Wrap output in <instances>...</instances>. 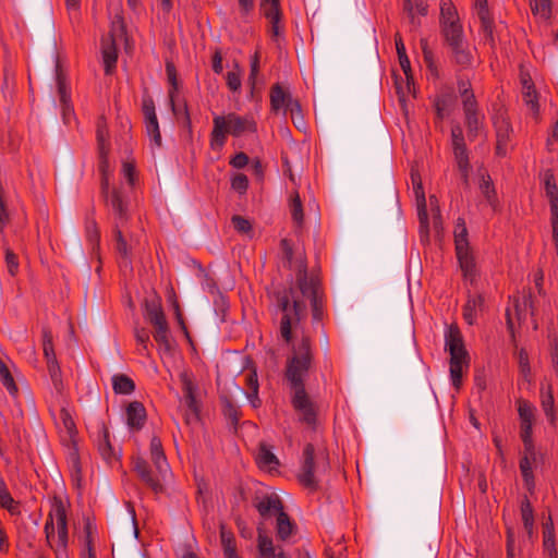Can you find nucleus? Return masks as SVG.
<instances>
[{
  "instance_id": "1",
  "label": "nucleus",
  "mask_w": 558,
  "mask_h": 558,
  "mask_svg": "<svg viewBox=\"0 0 558 558\" xmlns=\"http://www.w3.org/2000/svg\"><path fill=\"white\" fill-rule=\"evenodd\" d=\"M305 299L311 302L313 319L322 320L324 312L318 294V281L313 277L308 278L306 267L301 263L296 274V284L277 295V305L281 312L279 331L287 343L291 342L292 330L298 327L305 313Z\"/></svg>"
},
{
  "instance_id": "2",
  "label": "nucleus",
  "mask_w": 558,
  "mask_h": 558,
  "mask_svg": "<svg viewBox=\"0 0 558 558\" xmlns=\"http://www.w3.org/2000/svg\"><path fill=\"white\" fill-rule=\"evenodd\" d=\"M313 364L310 338L303 336L293 347L292 355L287 361L286 378L292 391L304 390V381Z\"/></svg>"
},
{
  "instance_id": "3",
  "label": "nucleus",
  "mask_w": 558,
  "mask_h": 558,
  "mask_svg": "<svg viewBox=\"0 0 558 558\" xmlns=\"http://www.w3.org/2000/svg\"><path fill=\"white\" fill-rule=\"evenodd\" d=\"M45 534L49 546L59 554L68 546L66 511L62 500L53 498L52 508L45 523Z\"/></svg>"
},
{
  "instance_id": "4",
  "label": "nucleus",
  "mask_w": 558,
  "mask_h": 558,
  "mask_svg": "<svg viewBox=\"0 0 558 558\" xmlns=\"http://www.w3.org/2000/svg\"><path fill=\"white\" fill-rule=\"evenodd\" d=\"M256 130L257 125L252 116H240L231 112L214 119L213 136L214 140L225 138L226 136H248L254 134Z\"/></svg>"
},
{
  "instance_id": "5",
  "label": "nucleus",
  "mask_w": 558,
  "mask_h": 558,
  "mask_svg": "<svg viewBox=\"0 0 558 558\" xmlns=\"http://www.w3.org/2000/svg\"><path fill=\"white\" fill-rule=\"evenodd\" d=\"M456 255L465 280L474 283L477 278V267L468 239V229L463 218H458L453 231Z\"/></svg>"
},
{
  "instance_id": "6",
  "label": "nucleus",
  "mask_w": 558,
  "mask_h": 558,
  "mask_svg": "<svg viewBox=\"0 0 558 558\" xmlns=\"http://www.w3.org/2000/svg\"><path fill=\"white\" fill-rule=\"evenodd\" d=\"M446 348L450 353V378L459 389L462 384L463 371L469 366L468 352L458 328L451 327L446 336Z\"/></svg>"
},
{
  "instance_id": "7",
  "label": "nucleus",
  "mask_w": 558,
  "mask_h": 558,
  "mask_svg": "<svg viewBox=\"0 0 558 558\" xmlns=\"http://www.w3.org/2000/svg\"><path fill=\"white\" fill-rule=\"evenodd\" d=\"M145 311L146 319L154 327L153 337L159 351L170 352L172 349L170 329L160 303L157 301L146 302Z\"/></svg>"
},
{
  "instance_id": "8",
  "label": "nucleus",
  "mask_w": 558,
  "mask_h": 558,
  "mask_svg": "<svg viewBox=\"0 0 558 558\" xmlns=\"http://www.w3.org/2000/svg\"><path fill=\"white\" fill-rule=\"evenodd\" d=\"M451 61L461 69L471 68L476 61V49L465 40L463 32L445 37Z\"/></svg>"
},
{
  "instance_id": "9",
  "label": "nucleus",
  "mask_w": 558,
  "mask_h": 558,
  "mask_svg": "<svg viewBox=\"0 0 558 558\" xmlns=\"http://www.w3.org/2000/svg\"><path fill=\"white\" fill-rule=\"evenodd\" d=\"M125 34V26L121 16H116L111 23V29L109 34L101 39V53L105 64V72L110 74L116 68L118 60V51L116 46L117 38L122 37Z\"/></svg>"
},
{
  "instance_id": "10",
  "label": "nucleus",
  "mask_w": 558,
  "mask_h": 558,
  "mask_svg": "<svg viewBox=\"0 0 558 558\" xmlns=\"http://www.w3.org/2000/svg\"><path fill=\"white\" fill-rule=\"evenodd\" d=\"M291 404L299 416V421L312 429L317 427V405L313 402L306 390L291 392Z\"/></svg>"
},
{
  "instance_id": "11",
  "label": "nucleus",
  "mask_w": 558,
  "mask_h": 558,
  "mask_svg": "<svg viewBox=\"0 0 558 558\" xmlns=\"http://www.w3.org/2000/svg\"><path fill=\"white\" fill-rule=\"evenodd\" d=\"M133 470L140 480L155 494H161L163 492V482L168 474H161L158 470L150 469L149 464L140 457L133 460Z\"/></svg>"
},
{
  "instance_id": "12",
  "label": "nucleus",
  "mask_w": 558,
  "mask_h": 558,
  "mask_svg": "<svg viewBox=\"0 0 558 558\" xmlns=\"http://www.w3.org/2000/svg\"><path fill=\"white\" fill-rule=\"evenodd\" d=\"M469 82L459 83V92L461 94L465 119L470 129L471 136H480L477 133L480 126V116L477 113V104Z\"/></svg>"
},
{
  "instance_id": "13",
  "label": "nucleus",
  "mask_w": 558,
  "mask_h": 558,
  "mask_svg": "<svg viewBox=\"0 0 558 558\" xmlns=\"http://www.w3.org/2000/svg\"><path fill=\"white\" fill-rule=\"evenodd\" d=\"M180 381L182 384V391H183V403L187 408L184 416L185 422L187 424H191L193 422H196L199 416V405L196 400V386L194 385L191 376L183 372L180 374Z\"/></svg>"
},
{
  "instance_id": "14",
  "label": "nucleus",
  "mask_w": 558,
  "mask_h": 558,
  "mask_svg": "<svg viewBox=\"0 0 558 558\" xmlns=\"http://www.w3.org/2000/svg\"><path fill=\"white\" fill-rule=\"evenodd\" d=\"M315 449L312 444H307L303 449V461L298 474L300 484L311 490L317 488V480L315 477V461H314Z\"/></svg>"
},
{
  "instance_id": "15",
  "label": "nucleus",
  "mask_w": 558,
  "mask_h": 558,
  "mask_svg": "<svg viewBox=\"0 0 558 558\" xmlns=\"http://www.w3.org/2000/svg\"><path fill=\"white\" fill-rule=\"evenodd\" d=\"M440 25L444 37L462 33L463 28L459 20L458 11L452 0H440Z\"/></svg>"
},
{
  "instance_id": "16",
  "label": "nucleus",
  "mask_w": 558,
  "mask_h": 558,
  "mask_svg": "<svg viewBox=\"0 0 558 558\" xmlns=\"http://www.w3.org/2000/svg\"><path fill=\"white\" fill-rule=\"evenodd\" d=\"M270 105L276 112L283 111L286 114L300 113V102L293 99L290 93L286 92L280 84H275L270 89Z\"/></svg>"
},
{
  "instance_id": "17",
  "label": "nucleus",
  "mask_w": 558,
  "mask_h": 558,
  "mask_svg": "<svg viewBox=\"0 0 558 558\" xmlns=\"http://www.w3.org/2000/svg\"><path fill=\"white\" fill-rule=\"evenodd\" d=\"M56 82L61 113L64 122H69L70 118L74 114V110L71 102L70 87L59 63L56 64Z\"/></svg>"
},
{
  "instance_id": "18",
  "label": "nucleus",
  "mask_w": 558,
  "mask_h": 558,
  "mask_svg": "<svg viewBox=\"0 0 558 558\" xmlns=\"http://www.w3.org/2000/svg\"><path fill=\"white\" fill-rule=\"evenodd\" d=\"M264 15L269 21V33L274 40L278 41L282 37L281 11L279 0H262L260 3Z\"/></svg>"
},
{
  "instance_id": "19",
  "label": "nucleus",
  "mask_w": 558,
  "mask_h": 558,
  "mask_svg": "<svg viewBox=\"0 0 558 558\" xmlns=\"http://www.w3.org/2000/svg\"><path fill=\"white\" fill-rule=\"evenodd\" d=\"M107 203L111 206L114 215L113 228H118V225H120V228H124L129 219V213L128 205L123 201L120 192L113 190L111 195L107 196Z\"/></svg>"
},
{
  "instance_id": "20",
  "label": "nucleus",
  "mask_w": 558,
  "mask_h": 558,
  "mask_svg": "<svg viewBox=\"0 0 558 558\" xmlns=\"http://www.w3.org/2000/svg\"><path fill=\"white\" fill-rule=\"evenodd\" d=\"M454 159L458 170L461 174L462 183L465 187L470 186V160L469 153L464 142H454L453 146Z\"/></svg>"
},
{
  "instance_id": "21",
  "label": "nucleus",
  "mask_w": 558,
  "mask_h": 558,
  "mask_svg": "<svg viewBox=\"0 0 558 558\" xmlns=\"http://www.w3.org/2000/svg\"><path fill=\"white\" fill-rule=\"evenodd\" d=\"M413 190L416 196L417 216L421 223V229L427 233L428 230V216L426 209V199L422 182L418 174L412 173Z\"/></svg>"
},
{
  "instance_id": "22",
  "label": "nucleus",
  "mask_w": 558,
  "mask_h": 558,
  "mask_svg": "<svg viewBox=\"0 0 558 558\" xmlns=\"http://www.w3.org/2000/svg\"><path fill=\"white\" fill-rule=\"evenodd\" d=\"M403 9L408 15L411 31L421 26V17L427 14L428 5L424 0H404Z\"/></svg>"
},
{
  "instance_id": "23",
  "label": "nucleus",
  "mask_w": 558,
  "mask_h": 558,
  "mask_svg": "<svg viewBox=\"0 0 558 558\" xmlns=\"http://www.w3.org/2000/svg\"><path fill=\"white\" fill-rule=\"evenodd\" d=\"M112 233L114 240V250L120 256V267L131 269V246L128 244L123 235V228H120V225H118V228H113Z\"/></svg>"
},
{
  "instance_id": "24",
  "label": "nucleus",
  "mask_w": 558,
  "mask_h": 558,
  "mask_svg": "<svg viewBox=\"0 0 558 558\" xmlns=\"http://www.w3.org/2000/svg\"><path fill=\"white\" fill-rule=\"evenodd\" d=\"M143 113L145 118V129L149 140H160V131L156 117L155 105L150 98L143 100Z\"/></svg>"
},
{
  "instance_id": "25",
  "label": "nucleus",
  "mask_w": 558,
  "mask_h": 558,
  "mask_svg": "<svg viewBox=\"0 0 558 558\" xmlns=\"http://www.w3.org/2000/svg\"><path fill=\"white\" fill-rule=\"evenodd\" d=\"M478 189L492 207L497 204V193L488 171L482 166L477 169Z\"/></svg>"
},
{
  "instance_id": "26",
  "label": "nucleus",
  "mask_w": 558,
  "mask_h": 558,
  "mask_svg": "<svg viewBox=\"0 0 558 558\" xmlns=\"http://www.w3.org/2000/svg\"><path fill=\"white\" fill-rule=\"evenodd\" d=\"M149 451H150V459L159 473L161 474H169L170 468L167 462L161 441L158 437L154 436L150 439L149 445Z\"/></svg>"
},
{
  "instance_id": "27",
  "label": "nucleus",
  "mask_w": 558,
  "mask_h": 558,
  "mask_svg": "<svg viewBox=\"0 0 558 558\" xmlns=\"http://www.w3.org/2000/svg\"><path fill=\"white\" fill-rule=\"evenodd\" d=\"M520 81L522 85L523 100L531 108L533 113L538 111L537 93L534 88L533 81L527 72L521 71Z\"/></svg>"
},
{
  "instance_id": "28",
  "label": "nucleus",
  "mask_w": 558,
  "mask_h": 558,
  "mask_svg": "<svg viewBox=\"0 0 558 558\" xmlns=\"http://www.w3.org/2000/svg\"><path fill=\"white\" fill-rule=\"evenodd\" d=\"M146 421V410L138 401H133L126 408V424L133 430H140Z\"/></svg>"
},
{
  "instance_id": "29",
  "label": "nucleus",
  "mask_w": 558,
  "mask_h": 558,
  "mask_svg": "<svg viewBox=\"0 0 558 558\" xmlns=\"http://www.w3.org/2000/svg\"><path fill=\"white\" fill-rule=\"evenodd\" d=\"M57 425L60 429L62 439L69 442H74L75 436L77 434L76 425L72 415L66 409L62 408L60 410Z\"/></svg>"
},
{
  "instance_id": "30",
  "label": "nucleus",
  "mask_w": 558,
  "mask_h": 558,
  "mask_svg": "<svg viewBox=\"0 0 558 558\" xmlns=\"http://www.w3.org/2000/svg\"><path fill=\"white\" fill-rule=\"evenodd\" d=\"M257 548L262 558H289L282 548H276L271 538L258 535Z\"/></svg>"
},
{
  "instance_id": "31",
  "label": "nucleus",
  "mask_w": 558,
  "mask_h": 558,
  "mask_svg": "<svg viewBox=\"0 0 558 558\" xmlns=\"http://www.w3.org/2000/svg\"><path fill=\"white\" fill-rule=\"evenodd\" d=\"M484 302V296L481 294L469 296L463 307V317L469 325H473L477 314L483 312Z\"/></svg>"
},
{
  "instance_id": "32",
  "label": "nucleus",
  "mask_w": 558,
  "mask_h": 558,
  "mask_svg": "<svg viewBox=\"0 0 558 558\" xmlns=\"http://www.w3.org/2000/svg\"><path fill=\"white\" fill-rule=\"evenodd\" d=\"M98 451L108 463H111L118 459L117 452L110 442L109 430L105 425H102L99 430Z\"/></svg>"
},
{
  "instance_id": "33",
  "label": "nucleus",
  "mask_w": 558,
  "mask_h": 558,
  "mask_svg": "<svg viewBox=\"0 0 558 558\" xmlns=\"http://www.w3.org/2000/svg\"><path fill=\"white\" fill-rule=\"evenodd\" d=\"M541 181L549 199L550 208H558V187L553 172L548 169L543 171L541 173Z\"/></svg>"
},
{
  "instance_id": "34",
  "label": "nucleus",
  "mask_w": 558,
  "mask_h": 558,
  "mask_svg": "<svg viewBox=\"0 0 558 558\" xmlns=\"http://www.w3.org/2000/svg\"><path fill=\"white\" fill-rule=\"evenodd\" d=\"M256 508H257L259 514L263 517L269 515L271 513H277V515H278L280 511H283L281 500L275 494L267 495V496L263 497L256 504Z\"/></svg>"
},
{
  "instance_id": "35",
  "label": "nucleus",
  "mask_w": 558,
  "mask_h": 558,
  "mask_svg": "<svg viewBox=\"0 0 558 558\" xmlns=\"http://www.w3.org/2000/svg\"><path fill=\"white\" fill-rule=\"evenodd\" d=\"M256 460L260 469L268 471L275 470L279 465L277 457L265 444H260Z\"/></svg>"
},
{
  "instance_id": "36",
  "label": "nucleus",
  "mask_w": 558,
  "mask_h": 558,
  "mask_svg": "<svg viewBox=\"0 0 558 558\" xmlns=\"http://www.w3.org/2000/svg\"><path fill=\"white\" fill-rule=\"evenodd\" d=\"M476 14L481 21L482 28L485 33V35L489 38H492L493 35V21L489 16L488 10H487V1L486 0H475L474 3Z\"/></svg>"
},
{
  "instance_id": "37",
  "label": "nucleus",
  "mask_w": 558,
  "mask_h": 558,
  "mask_svg": "<svg viewBox=\"0 0 558 558\" xmlns=\"http://www.w3.org/2000/svg\"><path fill=\"white\" fill-rule=\"evenodd\" d=\"M220 538L226 558H239L235 548L233 533L228 531L225 524H220Z\"/></svg>"
},
{
  "instance_id": "38",
  "label": "nucleus",
  "mask_w": 558,
  "mask_h": 558,
  "mask_svg": "<svg viewBox=\"0 0 558 558\" xmlns=\"http://www.w3.org/2000/svg\"><path fill=\"white\" fill-rule=\"evenodd\" d=\"M112 388L118 395H131L135 390V384L129 376L116 374L112 376Z\"/></svg>"
},
{
  "instance_id": "39",
  "label": "nucleus",
  "mask_w": 558,
  "mask_h": 558,
  "mask_svg": "<svg viewBox=\"0 0 558 558\" xmlns=\"http://www.w3.org/2000/svg\"><path fill=\"white\" fill-rule=\"evenodd\" d=\"M535 460V456L531 457L527 452L524 451V456L520 460V470L522 477L525 482V485L529 490H532L534 487V477L532 472V462Z\"/></svg>"
},
{
  "instance_id": "40",
  "label": "nucleus",
  "mask_w": 558,
  "mask_h": 558,
  "mask_svg": "<svg viewBox=\"0 0 558 558\" xmlns=\"http://www.w3.org/2000/svg\"><path fill=\"white\" fill-rule=\"evenodd\" d=\"M294 530V524L284 511H280L277 515V535L280 539H288Z\"/></svg>"
},
{
  "instance_id": "41",
  "label": "nucleus",
  "mask_w": 558,
  "mask_h": 558,
  "mask_svg": "<svg viewBox=\"0 0 558 558\" xmlns=\"http://www.w3.org/2000/svg\"><path fill=\"white\" fill-rule=\"evenodd\" d=\"M222 413L225 417L235 427L241 416L240 408L229 398H221Z\"/></svg>"
},
{
  "instance_id": "42",
  "label": "nucleus",
  "mask_w": 558,
  "mask_h": 558,
  "mask_svg": "<svg viewBox=\"0 0 558 558\" xmlns=\"http://www.w3.org/2000/svg\"><path fill=\"white\" fill-rule=\"evenodd\" d=\"M289 208H290V213H291L293 222L298 227H302L303 221H304V214H303L302 202L300 199V195L298 192H294L291 195Z\"/></svg>"
},
{
  "instance_id": "43",
  "label": "nucleus",
  "mask_w": 558,
  "mask_h": 558,
  "mask_svg": "<svg viewBox=\"0 0 558 558\" xmlns=\"http://www.w3.org/2000/svg\"><path fill=\"white\" fill-rule=\"evenodd\" d=\"M421 49L423 54V61L425 63L426 69L429 71L433 77L438 76V69L434 59V53L432 49L428 47V43L426 39H421Z\"/></svg>"
},
{
  "instance_id": "44",
  "label": "nucleus",
  "mask_w": 558,
  "mask_h": 558,
  "mask_svg": "<svg viewBox=\"0 0 558 558\" xmlns=\"http://www.w3.org/2000/svg\"><path fill=\"white\" fill-rule=\"evenodd\" d=\"M541 402L542 408L548 418L553 421L554 418V397L551 391V386L547 385L542 386L541 388Z\"/></svg>"
},
{
  "instance_id": "45",
  "label": "nucleus",
  "mask_w": 558,
  "mask_h": 558,
  "mask_svg": "<svg viewBox=\"0 0 558 558\" xmlns=\"http://www.w3.org/2000/svg\"><path fill=\"white\" fill-rule=\"evenodd\" d=\"M521 518L524 529L531 535L534 526V513L532 505L526 497L521 501Z\"/></svg>"
},
{
  "instance_id": "46",
  "label": "nucleus",
  "mask_w": 558,
  "mask_h": 558,
  "mask_svg": "<svg viewBox=\"0 0 558 558\" xmlns=\"http://www.w3.org/2000/svg\"><path fill=\"white\" fill-rule=\"evenodd\" d=\"M494 126L496 129L498 140H506L510 136L512 130L505 113L500 112L494 118Z\"/></svg>"
},
{
  "instance_id": "47",
  "label": "nucleus",
  "mask_w": 558,
  "mask_h": 558,
  "mask_svg": "<svg viewBox=\"0 0 558 558\" xmlns=\"http://www.w3.org/2000/svg\"><path fill=\"white\" fill-rule=\"evenodd\" d=\"M395 43L400 66L403 70L404 74L407 75V78H409V72L411 71L410 60L407 56L403 40L399 34H396Z\"/></svg>"
},
{
  "instance_id": "48",
  "label": "nucleus",
  "mask_w": 558,
  "mask_h": 558,
  "mask_svg": "<svg viewBox=\"0 0 558 558\" xmlns=\"http://www.w3.org/2000/svg\"><path fill=\"white\" fill-rule=\"evenodd\" d=\"M532 428L533 423H521V439L523 441L524 451L531 454V457L535 456L534 442L532 439Z\"/></svg>"
},
{
  "instance_id": "49",
  "label": "nucleus",
  "mask_w": 558,
  "mask_h": 558,
  "mask_svg": "<svg viewBox=\"0 0 558 558\" xmlns=\"http://www.w3.org/2000/svg\"><path fill=\"white\" fill-rule=\"evenodd\" d=\"M531 10L534 15L547 20L551 13V0H531Z\"/></svg>"
},
{
  "instance_id": "50",
  "label": "nucleus",
  "mask_w": 558,
  "mask_h": 558,
  "mask_svg": "<svg viewBox=\"0 0 558 558\" xmlns=\"http://www.w3.org/2000/svg\"><path fill=\"white\" fill-rule=\"evenodd\" d=\"M134 337L138 345L142 347L141 354L145 356H149V344H150V337L147 329L143 327H135L134 329Z\"/></svg>"
},
{
  "instance_id": "51",
  "label": "nucleus",
  "mask_w": 558,
  "mask_h": 558,
  "mask_svg": "<svg viewBox=\"0 0 558 558\" xmlns=\"http://www.w3.org/2000/svg\"><path fill=\"white\" fill-rule=\"evenodd\" d=\"M227 86L228 88L235 93L241 89L242 81H241V70L239 64H234V70L229 71L226 75Z\"/></svg>"
},
{
  "instance_id": "52",
  "label": "nucleus",
  "mask_w": 558,
  "mask_h": 558,
  "mask_svg": "<svg viewBox=\"0 0 558 558\" xmlns=\"http://www.w3.org/2000/svg\"><path fill=\"white\" fill-rule=\"evenodd\" d=\"M70 470L73 483L80 487L82 476H81V463L80 458L75 449H73L70 453Z\"/></svg>"
},
{
  "instance_id": "53",
  "label": "nucleus",
  "mask_w": 558,
  "mask_h": 558,
  "mask_svg": "<svg viewBox=\"0 0 558 558\" xmlns=\"http://www.w3.org/2000/svg\"><path fill=\"white\" fill-rule=\"evenodd\" d=\"M43 349L47 362L57 360L52 344V333L46 328L43 330Z\"/></svg>"
},
{
  "instance_id": "54",
  "label": "nucleus",
  "mask_w": 558,
  "mask_h": 558,
  "mask_svg": "<svg viewBox=\"0 0 558 558\" xmlns=\"http://www.w3.org/2000/svg\"><path fill=\"white\" fill-rule=\"evenodd\" d=\"M0 380L11 395H15L17 392V386L15 385L9 368L4 364L0 365Z\"/></svg>"
},
{
  "instance_id": "55",
  "label": "nucleus",
  "mask_w": 558,
  "mask_h": 558,
  "mask_svg": "<svg viewBox=\"0 0 558 558\" xmlns=\"http://www.w3.org/2000/svg\"><path fill=\"white\" fill-rule=\"evenodd\" d=\"M0 506L7 509L11 514H20V504L13 499L10 492L0 495Z\"/></svg>"
},
{
  "instance_id": "56",
  "label": "nucleus",
  "mask_w": 558,
  "mask_h": 558,
  "mask_svg": "<svg viewBox=\"0 0 558 558\" xmlns=\"http://www.w3.org/2000/svg\"><path fill=\"white\" fill-rule=\"evenodd\" d=\"M47 367L54 388L60 391L62 389L61 369L57 360L47 362Z\"/></svg>"
},
{
  "instance_id": "57",
  "label": "nucleus",
  "mask_w": 558,
  "mask_h": 558,
  "mask_svg": "<svg viewBox=\"0 0 558 558\" xmlns=\"http://www.w3.org/2000/svg\"><path fill=\"white\" fill-rule=\"evenodd\" d=\"M521 423L534 422V407L526 401H519L518 408Z\"/></svg>"
},
{
  "instance_id": "58",
  "label": "nucleus",
  "mask_w": 558,
  "mask_h": 558,
  "mask_svg": "<svg viewBox=\"0 0 558 558\" xmlns=\"http://www.w3.org/2000/svg\"><path fill=\"white\" fill-rule=\"evenodd\" d=\"M122 173L124 178L128 180L130 185H134L135 183V160L133 158H128L122 162Z\"/></svg>"
},
{
  "instance_id": "59",
  "label": "nucleus",
  "mask_w": 558,
  "mask_h": 558,
  "mask_svg": "<svg viewBox=\"0 0 558 558\" xmlns=\"http://www.w3.org/2000/svg\"><path fill=\"white\" fill-rule=\"evenodd\" d=\"M231 187L234 191L239 192L240 194L245 193L247 187H248L247 177L245 174H242V173H239V174L234 175L232 181H231Z\"/></svg>"
},
{
  "instance_id": "60",
  "label": "nucleus",
  "mask_w": 558,
  "mask_h": 558,
  "mask_svg": "<svg viewBox=\"0 0 558 558\" xmlns=\"http://www.w3.org/2000/svg\"><path fill=\"white\" fill-rule=\"evenodd\" d=\"M98 150H99V158H100V163H99L100 170H101L102 174H107V172L109 171V161H108L109 147L105 142H100Z\"/></svg>"
},
{
  "instance_id": "61",
  "label": "nucleus",
  "mask_w": 558,
  "mask_h": 558,
  "mask_svg": "<svg viewBox=\"0 0 558 558\" xmlns=\"http://www.w3.org/2000/svg\"><path fill=\"white\" fill-rule=\"evenodd\" d=\"M245 384L247 387L245 392L259 391L258 377L255 368L245 374Z\"/></svg>"
},
{
  "instance_id": "62",
  "label": "nucleus",
  "mask_w": 558,
  "mask_h": 558,
  "mask_svg": "<svg viewBox=\"0 0 558 558\" xmlns=\"http://www.w3.org/2000/svg\"><path fill=\"white\" fill-rule=\"evenodd\" d=\"M232 225H233L234 229L236 231H239L240 233H247L252 229L251 222L241 216H233Z\"/></svg>"
},
{
  "instance_id": "63",
  "label": "nucleus",
  "mask_w": 558,
  "mask_h": 558,
  "mask_svg": "<svg viewBox=\"0 0 558 558\" xmlns=\"http://www.w3.org/2000/svg\"><path fill=\"white\" fill-rule=\"evenodd\" d=\"M435 108L438 118L442 119L449 114V99L447 97H439L436 99Z\"/></svg>"
},
{
  "instance_id": "64",
  "label": "nucleus",
  "mask_w": 558,
  "mask_h": 558,
  "mask_svg": "<svg viewBox=\"0 0 558 558\" xmlns=\"http://www.w3.org/2000/svg\"><path fill=\"white\" fill-rule=\"evenodd\" d=\"M5 264L10 275L14 276L19 270V262L16 255L10 250L5 252Z\"/></svg>"
}]
</instances>
